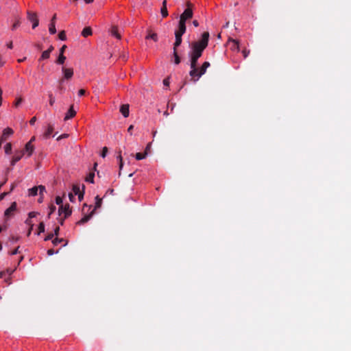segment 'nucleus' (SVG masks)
Returning a JSON list of instances; mask_svg holds the SVG:
<instances>
[{"label":"nucleus","instance_id":"423d86ee","mask_svg":"<svg viewBox=\"0 0 351 351\" xmlns=\"http://www.w3.org/2000/svg\"><path fill=\"white\" fill-rule=\"evenodd\" d=\"M210 62H204L199 69H197V74L195 75L196 79H194V81L196 82L199 80V78L205 74L206 69L210 66Z\"/></svg>","mask_w":351,"mask_h":351},{"label":"nucleus","instance_id":"052dcab7","mask_svg":"<svg viewBox=\"0 0 351 351\" xmlns=\"http://www.w3.org/2000/svg\"><path fill=\"white\" fill-rule=\"evenodd\" d=\"M193 25L195 26V27H198L199 26V23L197 20H194L193 21Z\"/></svg>","mask_w":351,"mask_h":351},{"label":"nucleus","instance_id":"a878e982","mask_svg":"<svg viewBox=\"0 0 351 351\" xmlns=\"http://www.w3.org/2000/svg\"><path fill=\"white\" fill-rule=\"evenodd\" d=\"M94 177H95V173L90 172L88 175V176L86 178V181L90 183H94Z\"/></svg>","mask_w":351,"mask_h":351},{"label":"nucleus","instance_id":"c756f323","mask_svg":"<svg viewBox=\"0 0 351 351\" xmlns=\"http://www.w3.org/2000/svg\"><path fill=\"white\" fill-rule=\"evenodd\" d=\"M229 40L234 43L232 49H236V50L239 51V41L237 40H234V39H230Z\"/></svg>","mask_w":351,"mask_h":351},{"label":"nucleus","instance_id":"b1692460","mask_svg":"<svg viewBox=\"0 0 351 351\" xmlns=\"http://www.w3.org/2000/svg\"><path fill=\"white\" fill-rule=\"evenodd\" d=\"M173 49V57H174V63L176 64H179L180 63V58L178 53L177 49Z\"/></svg>","mask_w":351,"mask_h":351},{"label":"nucleus","instance_id":"ea45409f","mask_svg":"<svg viewBox=\"0 0 351 351\" xmlns=\"http://www.w3.org/2000/svg\"><path fill=\"white\" fill-rule=\"evenodd\" d=\"M20 21L19 19H16V21L14 22V23L13 24L12 27V30H14L16 29L19 25H20Z\"/></svg>","mask_w":351,"mask_h":351},{"label":"nucleus","instance_id":"e433bc0d","mask_svg":"<svg viewBox=\"0 0 351 351\" xmlns=\"http://www.w3.org/2000/svg\"><path fill=\"white\" fill-rule=\"evenodd\" d=\"M62 241H64L63 239H58V238H56L52 240V243L54 245H57L58 244L60 243Z\"/></svg>","mask_w":351,"mask_h":351},{"label":"nucleus","instance_id":"ddd939ff","mask_svg":"<svg viewBox=\"0 0 351 351\" xmlns=\"http://www.w3.org/2000/svg\"><path fill=\"white\" fill-rule=\"evenodd\" d=\"M24 155L23 152H17L15 153L14 156H13L12 160H11V165L14 166L18 161H19L23 156Z\"/></svg>","mask_w":351,"mask_h":351},{"label":"nucleus","instance_id":"1a4fd4ad","mask_svg":"<svg viewBox=\"0 0 351 351\" xmlns=\"http://www.w3.org/2000/svg\"><path fill=\"white\" fill-rule=\"evenodd\" d=\"M13 133H14V131L10 128H7L4 129L3 131V134L0 138V141L3 143L4 141H5L8 139V138L10 136L13 134Z\"/></svg>","mask_w":351,"mask_h":351},{"label":"nucleus","instance_id":"c03bdc74","mask_svg":"<svg viewBox=\"0 0 351 351\" xmlns=\"http://www.w3.org/2000/svg\"><path fill=\"white\" fill-rule=\"evenodd\" d=\"M53 233H50L45 238V241H49V240H51L53 237Z\"/></svg>","mask_w":351,"mask_h":351},{"label":"nucleus","instance_id":"39448f33","mask_svg":"<svg viewBox=\"0 0 351 351\" xmlns=\"http://www.w3.org/2000/svg\"><path fill=\"white\" fill-rule=\"evenodd\" d=\"M190 66H191V71L189 72V75L192 78H195V75L197 74V63L198 60V58L190 56Z\"/></svg>","mask_w":351,"mask_h":351},{"label":"nucleus","instance_id":"473e14b6","mask_svg":"<svg viewBox=\"0 0 351 351\" xmlns=\"http://www.w3.org/2000/svg\"><path fill=\"white\" fill-rule=\"evenodd\" d=\"M49 57H50V53H49V51H47V50L44 51L42 53L41 58L47 60V59H48Z\"/></svg>","mask_w":351,"mask_h":351},{"label":"nucleus","instance_id":"f03ea898","mask_svg":"<svg viewBox=\"0 0 351 351\" xmlns=\"http://www.w3.org/2000/svg\"><path fill=\"white\" fill-rule=\"evenodd\" d=\"M186 8L184 10L182 14L180 16V21L178 25L186 26V21L193 17V9L194 5L189 1L186 2Z\"/></svg>","mask_w":351,"mask_h":351},{"label":"nucleus","instance_id":"f257e3e1","mask_svg":"<svg viewBox=\"0 0 351 351\" xmlns=\"http://www.w3.org/2000/svg\"><path fill=\"white\" fill-rule=\"evenodd\" d=\"M209 40V33L205 32L202 35V38L199 40L195 41L191 44V51L189 53V56H193L199 58L204 50L208 46Z\"/></svg>","mask_w":351,"mask_h":351},{"label":"nucleus","instance_id":"393cba45","mask_svg":"<svg viewBox=\"0 0 351 351\" xmlns=\"http://www.w3.org/2000/svg\"><path fill=\"white\" fill-rule=\"evenodd\" d=\"M147 155V152L145 151L144 153H137L135 155V158L136 160H140L144 159Z\"/></svg>","mask_w":351,"mask_h":351},{"label":"nucleus","instance_id":"de8ad7c7","mask_svg":"<svg viewBox=\"0 0 351 351\" xmlns=\"http://www.w3.org/2000/svg\"><path fill=\"white\" fill-rule=\"evenodd\" d=\"M86 93V90L84 89H80L79 91H78V95L79 96H83Z\"/></svg>","mask_w":351,"mask_h":351},{"label":"nucleus","instance_id":"bf43d9fd","mask_svg":"<svg viewBox=\"0 0 351 351\" xmlns=\"http://www.w3.org/2000/svg\"><path fill=\"white\" fill-rule=\"evenodd\" d=\"M5 271V274L8 273L9 275H11L13 273L14 270L11 269H7L6 271Z\"/></svg>","mask_w":351,"mask_h":351},{"label":"nucleus","instance_id":"603ef678","mask_svg":"<svg viewBox=\"0 0 351 351\" xmlns=\"http://www.w3.org/2000/svg\"><path fill=\"white\" fill-rule=\"evenodd\" d=\"M36 117H32V118L30 119V121H29V123H30V125H33L35 123V122H36Z\"/></svg>","mask_w":351,"mask_h":351},{"label":"nucleus","instance_id":"0e129e2a","mask_svg":"<svg viewBox=\"0 0 351 351\" xmlns=\"http://www.w3.org/2000/svg\"><path fill=\"white\" fill-rule=\"evenodd\" d=\"M66 219V218H64V217L63 218H60V219L59 222H60V225H61V226H62V225H63V223H64V219Z\"/></svg>","mask_w":351,"mask_h":351},{"label":"nucleus","instance_id":"72a5a7b5","mask_svg":"<svg viewBox=\"0 0 351 351\" xmlns=\"http://www.w3.org/2000/svg\"><path fill=\"white\" fill-rule=\"evenodd\" d=\"M38 190H39L40 196H43V193L45 192V187L43 185H39L38 186Z\"/></svg>","mask_w":351,"mask_h":351},{"label":"nucleus","instance_id":"6e6d98bb","mask_svg":"<svg viewBox=\"0 0 351 351\" xmlns=\"http://www.w3.org/2000/svg\"><path fill=\"white\" fill-rule=\"evenodd\" d=\"M54 254V250L53 249H49L47 250V254L49 256H51Z\"/></svg>","mask_w":351,"mask_h":351},{"label":"nucleus","instance_id":"774afa93","mask_svg":"<svg viewBox=\"0 0 351 351\" xmlns=\"http://www.w3.org/2000/svg\"><path fill=\"white\" fill-rule=\"evenodd\" d=\"M5 275V271H2L0 272V278H3Z\"/></svg>","mask_w":351,"mask_h":351},{"label":"nucleus","instance_id":"5fc2aeb1","mask_svg":"<svg viewBox=\"0 0 351 351\" xmlns=\"http://www.w3.org/2000/svg\"><path fill=\"white\" fill-rule=\"evenodd\" d=\"M69 198L71 202H73V200L75 199V195L73 194V193H69Z\"/></svg>","mask_w":351,"mask_h":351},{"label":"nucleus","instance_id":"4d7b16f0","mask_svg":"<svg viewBox=\"0 0 351 351\" xmlns=\"http://www.w3.org/2000/svg\"><path fill=\"white\" fill-rule=\"evenodd\" d=\"M2 95H3V90H2V89L0 88V106H1V104H2V100H3Z\"/></svg>","mask_w":351,"mask_h":351},{"label":"nucleus","instance_id":"0eeeda50","mask_svg":"<svg viewBox=\"0 0 351 351\" xmlns=\"http://www.w3.org/2000/svg\"><path fill=\"white\" fill-rule=\"evenodd\" d=\"M71 210L70 208L69 204H66L63 206H60L58 209L59 215L64 214V218H67L69 216L71 215Z\"/></svg>","mask_w":351,"mask_h":351},{"label":"nucleus","instance_id":"680f3d73","mask_svg":"<svg viewBox=\"0 0 351 351\" xmlns=\"http://www.w3.org/2000/svg\"><path fill=\"white\" fill-rule=\"evenodd\" d=\"M53 49V47L51 45L47 51H49V53H51Z\"/></svg>","mask_w":351,"mask_h":351},{"label":"nucleus","instance_id":"c85d7f7f","mask_svg":"<svg viewBox=\"0 0 351 351\" xmlns=\"http://www.w3.org/2000/svg\"><path fill=\"white\" fill-rule=\"evenodd\" d=\"M5 152L6 154H11V151H12V144L10 143H8L5 145Z\"/></svg>","mask_w":351,"mask_h":351},{"label":"nucleus","instance_id":"9d476101","mask_svg":"<svg viewBox=\"0 0 351 351\" xmlns=\"http://www.w3.org/2000/svg\"><path fill=\"white\" fill-rule=\"evenodd\" d=\"M16 210V203L12 202L10 206L5 210L4 215L6 217L11 216L13 213Z\"/></svg>","mask_w":351,"mask_h":351},{"label":"nucleus","instance_id":"79ce46f5","mask_svg":"<svg viewBox=\"0 0 351 351\" xmlns=\"http://www.w3.org/2000/svg\"><path fill=\"white\" fill-rule=\"evenodd\" d=\"M108 153V148L106 147H103L102 152L101 153V156L105 158Z\"/></svg>","mask_w":351,"mask_h":351},{"label":"nucleus","instance_id":"c9c22d12","mask_svg":"<svg viewBox=\"0 0 351 351\" xmlns=\"http://www.w3.org/2000/svg\"><path fill=\"white\" fill-rule=\"evenodd\" d=\"M118 160H119V169L120 171L122 169L123 166V162L122 159V156L121 155V153H119V156H117Z\"/></svg>","mask_w":351,"mask_h":351},{"label":"nucleus","instance_id":"f704fd0d","mask_svg":"<svg viewBox=\"0 0 351 351\" xmlns=\"http://www.w3.org/2000/svg\"><path fill=\"white\" fill-rule=\"evenodd\" d=\"M56 206L51 204L50 206H49V213L48 214V216L47 217L49 218L51 217V215L56 210Z\"/></svg>","mask_w":351,"mask_h":351},{"label":"nucleus","instance_id":"6ab92c4d","mask_svg":"<svg viewBox=\"0 0 351 351\" xmlns=\"http://www.w3.org/2000/svg\"><path fill=\"white\" fill-rule=\"evenodd\" d=\"M53 131V127L52 125L51 124H49L48 126H47V128L45 131V132L44 133V136L45 138H47L49 137H50L51 134H52Z\"/></svg>","mask_w":351,"mask_h":351},{"label":"nucleus","instance_id":"a18cd8bd","mask_svg":"<svg viewBox=\"0 0 351 351\" xmlns=\"http://www.w3.org/2000/svg\"><path fill=\"white\" fill-rule=\"evenodd\" d=\"M19 246H18L16 249H14L13 251H12L10 252V254L15 255V254H18L19 252Z\"/></svg>","mask_w":351,"mask_h":351},{"label":"nucleus","instance_id":"dca6fc26","mask_svg":"<svg viewBox=\"0 0 351 351\" xmlns=\"http://www.w3.org/2000/svg\"><path fill=\"white\" fill-rule=\"evenodd\" d=\"M120 112L123 114L124 117H128L129 116L130 110H129V105L128 104H123L120 108Z\"/></svg>","mask_w":351,"mask_h":351},{"label":"nucleus","instance_id":"4be33fe9","mask_svg":"<svg viewBox=\"0 0 351 351\" xmlns=\"http://www.w3.org/2000/svg\"><path fill=\"white\" fill-rule=\"evenodd\" d=\"M66 56L64 54H59L57 60H56V63L57 64H63L65 62Z\"/></svg>","mask_w":351,"mask_h":351},{"label":"nucleus","instance_id":"20e7f679","mask_svg":"<svg viewBox=\"0 0 351 351\" xmlns=\"http://www.w3.org/2000/svg\"><path fill=\"white\" fill-rule=\"evenodd\" d=\"M63 77L59 80V83L62 84L64 80H69L73 75V69L72 68H66L63 66L62 68Z\"/></svg>","mask_w":351,"mask_h":351},{"label":"nucleus","instance_id":"864d4df0","mask_svg":"<svg viewBox=\"0 0 351 351\" xmlns=\"http://www.w3.org/2000/svg\"><path fill=\"white\" fill-rule=\"evenodd\" d=\"M59 232H60V228L58 226L55 228L54 233H53V235L58 236L59 234Z\"/></svg>","mask_w":351,"mask_h":351},{"label":"nucleus","instance_id":"aec40b11","mask_svg":"<svg viewBox=\"0 0 351 351\" xmlns=\"http://www.w3.org/2000/svg\"><path fill=\"white\" fill-rule=\"evenodd\" d=\"M92 34V29L90 27H86L83 29L82 32V35L84 37H87L88 36H90Z\"/></svg>","mask_w":351,"mask_h":351},{"label":"nucleus","instance_id":"49530a36","mask_svg":"<svg viewBox=\"0 0 351 351\" xmlns=\"http://www.w3.org/2000/svg\"><path fill=\"white\" fill-rule=\"evenodd\" d=\"M10 192H3L0 195V200L3 199L5 196H7Z\"/></svg>","mask_w":351,"mask_h":351},{"label":"nucleus","instance_id":"3c124183","mask_svg":"<svg viewBox=\"0 0 351 351\" xmlns=\"http://www.w3.org/2000/svg\"><path fill=\"white\" fill-rule=\"evenodd\" d=\"M66 48V46L64 45L60 49V54H64V52Z\"/></svg>","mask_w":351,"mask_h":351},{"label":"nucleus","instance_id":"a211bd4d","mask_svg":"<svg viewBox=\"0 0 351 351\" xmlns=\"http://www.w3.org/2000/svg\"><path fill=\"white\" fill-rule=\"evenodd\" d=\"M145 39H152L154 41L157 42L158 38L156 33L148 30V34L146 36Z\"/></svg>","mask_w":351,"mask_h":351},{"label":"nucleus","instance_id":"412c9836","mask_svg":"<svg viewBox=\"0 0 351 351\" xmlns=\"http://www.w3.org/2000/svg\"><path fill=\"white\" fill-rule=\"evenodd\" d=\"M111 34L112 36H115L117 39H121V34L118 32V28L116 26H113L111 29Z\"/></svg>","mask_w":351,"mask_h":351},{"label":"nucleus","instance_id":"6e6552de","mask_svg":"<svg viewBox=\"0 0 351 351\" xmlns=\"http://www.w3.org/2000/svg\"><path fill=\"white\" fill-rule=\"evenodd\" d=\"M27 19L32 23V28L35 29L39 24V21L36 13L27 12Z\"/></svg>","mask_w":351,"mask_h":351},{"label":"nucleus","instance_id":"a19ab883","mask_svg":"<svg viewBox=\"0 0 351 351\" xmlns=\"http://www.w3.org/2000/svg\"><path fill=\"white\" fill-rule=\"evenodd\" d=\"M23 101V99L21 97H19L16 99L15 102L14 103V106L15 107H18L21 102Z\"/></svg>","mask_w":351,"mask_h":351},{"label":"nucleus","instance_id":"7ed1b4c3","mask_svg":"<svg viewBox=\"0 0 351 351\" xmlns=\"http://www.w3.org/2000/svg\"><path fill=\"white\" fill-rule=\"evenodd\" d=\"M186 26L178 25V29L175 31L176 41L173 44V49H177L181 45L182 41V36L186 32Z\"/></svg>","mask_w":351,"mask_h":351},{"label":"nucleus","instance_id":"cd10ccee","mask_svg":"<svg viewBox=\"0 0 351 351\" xmlns=\"http://www.w3.org/2000/svg\"><path fill=\"white\" fill-rule=\"evenodd\" d=\"M38 186H34L29 189V195L35 196L38 193Z\"/></svg>","mask_w":351,"mask_h":351},{"label":"nucleus","instance_id":"f8f14e48","mask_svg":"<svg viewBox=\"0 0 351 351\" xmlns=\"http://www.w3.org/2000/svg\"><path fill=\"white\" fill-rule=\"evenodd\" d=\"M34 150V145L32 144H31V142H27L25 146V149L23 150H22L21 152H23L24 154L27 153V156L29 157L32 154Z\"/></svg>","mask_w":351,"mask_h":351},{"label":"nucleus","instance_id":"7c9ffc66","mask_svg":"<svg viewBox=\"0 0 351 351\" xmlns=\"http://www.w3.org/2000/svg\"><path fill=\"white\" fill-rule=\"evenodd\" d=\"M45 232V224L43 222H40L38 225V234H40L41 232Z\"/></svg>","mask_w":351,"mask_h":351},{"label":"nucleus","instance_id":"bb28decb","mask_svg":"<svg viewBox=\"0 0 351 351\" xmlns=\"http://www.w3.org/2000/svg\"><path fill=\"white\" fill-rule=\"evenodd\" d=\"M49 31L51 34H54L56 32V29L55 26V22H51L49 27Z\"/></svg>","mask_w":351,"mask_h":351},{"label":"nucleus","instance_id":"e2e57ef3","mask_svg":"<svg viewBox=\"0 0 351 351\" xmlns=\"http://www.w3.org/2000/svg\"><path fill=\"white\" fill-rule=\"evenodd\" d=\"M163 84H164V85H165V86H168V85H169V80H168V79H165V80H163Z\"/></svg>","mask_w":351,"mask_h":351},{"label":"nucleus","instance_id":"f3484780","mask_svg":"<svg viewBox=\"0 0 351 351\" xmlns=\"http://www.w3.org/2000/svg\"><path fill=\"white\" fill-rule=\"evenodd\" d=\"M160 12L163 18H165L168 16V11L167 8V0H164L162 1Z\"/></svg>","mask_w":351,"mask_h":351},{"label":"nucleus","instance_id":"4c0bfd02","mask_svg":"<svg viewBox=\"0 0 351 351\" xmlns=\"http://www.w3.org/2000/svg\"><path fill=\"white\" fill-rule=\"evenodd\" d=\"M56 203L57 205H59V207L60 206H63L62 199L60 196H57L56 197Z\"/></svg>","mask_w":351,"mask_h":351},{"label":"nucleus","instance_id":"9b49d317","mask_svg":"<svg viewBox=\"0 0 351 351\" xmlns=\"http://www.w3.org/2000/svg\"><path fill=\"white\" fill-rule=\"evenodd\" d=\"M76 115V111L74 110L73 105H71L68 110L67 112L65 114L64 118V121H67L70 119H72Z\"/></svg>","mask_w":351,"mask_h":351},{"label":"nucleus","instance_id":"37998d69","mask_svg":"<svg viewBox=\"0 0 351 351\" xmlns=\"http://www.w3.org/2000/svg\"><path fill=\"white\" fill-rule=\"evenodd\" d=\"M242 53L243 55L244 58H246L250 53V51L245 49L242 51Z\"/></svg>","mask_w":351,"mask_h":351},{"label":"nucleus","instance_id":"09e8293b","mask_svg":"<svg viewBox=\"0 0 351 351\" xmlns=\"http://www.w3.org/2000/svg\"><path fill=\"white\" fill-rule=\"evenodd\" d=\"M19 237H15V236H11L10 239V241L13 242H16L19 240Z\"/></svg>","mask_w":351,"mask_h":351},{"label":"nucleus","instance_id":"5701e85b","mask_svg":"<svg viewBox=\"0 0 351 351\" xmlns=\"http://www.w3.org/2000/svg\"><path fill=\"white\" fill-rule=\"evenodd\" d=\"M101 204H102V199H101V198H100L98 195H97V196L95 197V208H94L93 210H94V211H95L96 209H97V208H100V207H101Z\"/></svg>","mask_w":351,"mask_h":351},{"label":"nucleus","instance_id":"2eb2a0df","mask_svg":"<svg viewBox=\"0 0 351 351\" xmlns=\"http://www.w3.org/2000/svg\"><path fill=\"white\" fill-rule=\"evenodd\" d=\"M73 191L75 195H78L80 201L83 198L84 193L80 192V187L78 184H74L73 186Z\"/></svg>","mask_w":351,"mask_h":351},{"label":"nucleus","instance_id":"13d9d810","mask_svg":"<svg viewBox=\"0 0 351 351\" xmlns=\"http://www.w3.org/2000/svg\"><path fill=\"white\" fill-rule=\"evenodd\" d=\"M133 128H134V125H130V126H129V128H128V132L130 134H132V130H133Z\"/></svg>","mask_w":351,"mask_h":351},{"label":"nucleus","instance_id":"8fccbe9b","mask_svg":"<svg viewBox=\"0 0 351 351\" xmlns=\"http://www.w3.org/2000/svg\"><path fill=\"white\" fill-rule=\"evenodd\" d=\"M36 215H37V213H36V212H30L28 214L29 218L35 217L36 216Z\"/></svg>","mask_w":351,"mask_h":351},{"label":"nucleus","instance_id":"69168bd1","mask_svg":"<svg viewBox=\"0 0 351 351\" xmlns=\"http://www.w3.org/2000/svg\"><path fill=\"white\" fill-rule=\"evenodd\" d=\"M9 49H12L13 47V44H12V42H10L8 45H7Z\"/></svg>","mask_w":351,"mask_h":351},{"label":"nucleus","instance_id":"58836bf2","mask_svg":"<svg viewBox=\"0 0 351 351\" xmlns=\"http://www.w3.org/2000/svg\"><path fill=\"white\" fill-rule=\"evenodd\" d=\"M49 104H50V106H53V104L55 103V98L51 93L49 94Z\"/></svg>","mask_w":351,"mask_h":351},{"label":"nucleus","instance_id":"2f4dec72","mask_svg":"<svg viewBox=\"0 0 351 351\" xmlns=\"http://www.w3.org/2000/svg\"><path fill=\"white\" fill-rule=\"evenodd\" d=\"M58 38L59 39H60L61 40H66V34H65V32L64 31H61L59 32L58 34Z\"/></svg>","mask_w":351,"mask_h":351},{"label":"nucleus","instance_id":"338daca9","mask_svg":"<svg viewBox=\"0 0 351 351\" xmlns=\"http://www.w3.org/2000/svg\"><path fill=\"white\" fill-rule=\"evenodd\" d=\"M15 186H16V184H14V183L12 184L10 193L12 192L14 190Z\"/></svg>","mask_w":351,"mask_h":351},{"label":"nucleus","instance_id":"4468645a","mask_svg":"<svg viewBox=\"0 0 351 351\" xmlns=\"http://www.w3.org/2000/svg\"><path fill=\"white\" fill-rule=\"evenodd\" d=\"M94 215V210H92V211L88 214L84 215L80 221L77 222V224L82 225L83 223H86L88 221L90 220V219L92 217V216Z\"/></svg>","mask_w":351,"mask_h":351}]
</instances>
